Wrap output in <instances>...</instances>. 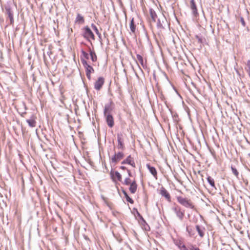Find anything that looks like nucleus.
Here are the masks:
<instances>
[{
  "instance_id": "obj_1",
  "label": "nucleus",
  "mask_w": 250,
  "mask_h": 250,
  "mask_svg": "<svg viewBox=\"0 0 250 250\" xmlns=\"http://www.w3.org/2000/svg\"><path fill=\"white\" fill-rule=\"evenodd\" d=\"M177 202L182 206L187 208L195 209V207L191 200L188 198H184L182 196H177Z\"/></svg>"
},
{
  "instance_id": "obj_2",
  "label": "nucleus",
  "mask_w": 250,
  "mask_h": 250,
  "mask_svg": "<svg viewBox=\"0 0 250 250\" xmlns=\"http://www.w3.org/2000/svg\"><path fill=\"white\" fill-rule=\"evenodd\" d=\"M82 63L85 69V74L87 79L89 80H91V74L94 73V69L92 66L89 65L87 62L86 60L83 59L81 57Z\"/></svg>"
},
{
  "instance_id": "obj_3",
  "label": "nucleus",
  "mask_w": 250,
  "mask_h": 250,
  "mask_svg": "<svg viewBox=\"0 0 250 250\" xmlns=\"http://www.w3.org/2000/svg\"><path fill=\"white\" fill-rule=\"evenodd\" d=\"M171 209L175 213L179 220L183 221L185 216V210H182L181 207L176 204H174Z\"/></svg>"
},
{
  "instance_id": "obj_4",
  "label": "nucleus",
  "mask_w": 250,
  "mask_h": 250,
  "mask_svg": "<svg viewBox=\"0 0 250 250\" xmlns=\"http://www.w3.org/2000/svg\"><path fill=\"white\" fill-rule=\"evenodd\" d=\"M5 13L8 16L10 20V23L11 25L14 24V12L13 11L11 5L9 4H7L4 6Z\"/></svg>"
},
{
  "instance_id": "obj_5",
  "label": "nucleus",
  "mask_w": 250,
  "mask_h": 250,
  "mask_svg": "<svg viewBox=\"0 0 250 250\" xmlns=\"http://www.w3.org/2000/svg\"><path fill=\"white\" fill-rule=\"evenodd\" d=\"M83 36L85 39L89 42H90V39H92L93 40H95L94 35L88 26H85L83 28Z\"/></svg>"
},
{
  "instance_id": "obj_6",
  "label": "nucleus",
  "mask_w": 250,
  "mask_h": 250,
  "mask_svg": "<svg viewBox=\"0 0 250 250\" xmlns=\"http://www.w3.org/2000/svg\"><path fill=\"white\" fill-rule=\"evenodd\" d=\"M104 83V79L103 77H100L94 83V88L97 90H100Z\"/></svg>"
},
{
  "instance_id": "obj_7",
  "label": "nucleus",
  "mask_w": 250,
  "mask_h": 250,
  "mask_svg": "<svg viewBox=\"0 0 250 250\" xmlns=\"http://www.w3.org/2000/svg\"><path fill=\"white\" fill-rule=\"evenodd\" d=\"M167 23V20L164 16H162L158 19L157 27L159 29H164V26Z\"/></svg>"
},
{
  "instance_id": "obj_8",
  "label": "nucleus",
  "mask_w": 250,
  "mask_h": 250,
  "mask_svg": "<svg viewBox=\"0 0 250 250\" xmlns=\"http://www.w3.org/2000/svg\"><path fill=\"white\" fill-rule=\"evenodd\" d=\"M117 137L118 141V148L122 150L124 149L125 146L123 138V134L122 133H117Z\"/></svg>"
},
{
  "instance_id": "obj_9",
  "label": "nucleus",
  "mask_w": 250,
  "mask_h": 250,
  "mask_svg": "<svg viewBox=\"0 0 250 250\" xmlns=\"http://www.w3.org/2000/svg\"><path fill=\"white\" fill-rule=\"evenodd\" d=\"M124 156V155L123 152H119L117 154L115 153V154L113 156V157L111 158V162L114 164H116L122 159H123Z\"/></svg>"
},
{
  "instance_id": "obj_10",
  "label": "nucleus",
  "mask_w": 250,
  "mask_h": 250,
  "mask_svg": "<svg viewBox=\"0 0 250 250\" xmlns=\"http://www.w3.org/2000/svg\"><path fill=\"white\" fill-rule=\"evenodd\" d=\"M105 118L106 122L108 126L110 127H112L114 125V119L112 115L108 113V114L104 115Z\"/></svg>"
},
{
  "instance_id": "obj_11",
  "label": "nucleus",
  "mask_w": 250,
  "mask_h": 250,
  "mask_svg": "<svg viewBox=\"0 0 250 250\" xmlns=\"http://www.w3.org/2000/svg\"><path fill=\"white\" fill-rule=\"evenodd\" d=\"M160 194L162 195V196L164 197L167 201L170 202L171 201V197L168 193V192L166 190V189L163 187H162L160 190Z\"/></svg>"
},
{
  "instance_id": "obj_12",
  "label": "nucleus",
  "mask_w": 250,
  "mask_h": 250,
  "mask_svg": "<svg viewBox=\"0 0 250 250\" xmlns=\"http://www.w3.org/2000/svg\"><path fill=\"white\" fill-rule=\"evenodd\" d=\"M113 104V102L111 101L109 104H107L105 105L104 110V115L108 114V113H110V112L112 111L113 107H112V105Z\"/></svg>"
},
{
  "instance_id": "obj_13",
  "label": "nucleus",
  "mask_w": 250,
  "mask_h": 250,
  "mask_svg": "<svg viewBox=\"0 0 250 250\" xmlns=\"http://www.w3.org/2000/svg\"><path fill=\"white\" fill-rule=\"evenodd\" d=\"M146 167L154 177L157 179V171L156 168L154 167L151 166L149 164H147Z\"/></svg>"
},
{
  "instance_id": "obj_14",
  "label": "nucleus",
  "mask_w": 250,
  "mask_h": 250,
  "mask_svg": "<svg viewBox=\"0 0 250 250\" xmlns=\"http://www.w3.org/2000/svg\"><path fill=\"white\" fill-rule=\"evenodd\" d=\"M195 227L200 237L201 238L204 237L205 235V232L206 231L205 228L202 226H200L198 225H197Z\"/></svg>"
},
{
  "instance_id": "obj_15",
  "label": "nucleus",
  "mask_w": 250,
  "mask_h": 250,
  "mask_svg": "<svg viewBox=\"0 0 250 250\" xmlns=\"http://www.w3.org/2000/svg\"><path fill=\"white\" fill-rule=\"evenodd\" d=\"M122 164H129L133 167H135V164L132 160L130 155H129L126 159L124 160L122 162Z\"/></svg>"
},
{
  "instance_id": "obj_16",
  "label": "nucleus",
  "mask_w": 250,
  "mask_h": 250,
  "mask_svg": "<svg viewBox=\"0 0 250 250\" xmlns=\"http://www.w3.org/2000/svg\"><path fill=\"white\" fill-rule=\"evenodd\" d=\"M190 8L193 15L196 16L198 15L197 8L194 0H190Z\"/></svg>"
},
{
  "instance_id": "obj_17",
  "label": "nucleus",
  "mask_w": 250,
  "mask_h": 250,
  "mask_svg": "<svg viewBox=\"0 0 250 250\" xmlns=\"http://www.w3.org/2000/svg\"><path fill=\"white\" fill-rule=\"evenodd\" d=\"M129 28L130 29L131 33L135 35L136 31V25L134 23V18H132L129 23Z\"/></svg>"
},
{
  "instance_id": "obj_18",
  "label": "nucleus",
  "mask_w": 250,
  "mask_h": 250,
  "mask_svg": "<svg viewBox=\"0 0 250 250\" xmlns=\"http://www.w3.org/2000/svg\"><path fill=\"white\" fill-rule=\"evenodd\" d=\"M130 187L129 188V190L130 192L134 194L137 190V184H136V182L135 180L132 181V183L129 185Z\"/></svg>"
},
{
  "instance_id": "obj_19",
  "label": "nucleus",
  "mask_w": 250,
  "mask_h": 250,
  "mask_svg": "<svg viewBox=\"0 0 250 250\" xmlns=\"http://www.w3.org/2000/svg\"><path fill=\"white\" fill-rule=\"evenodd\" d=\"M110 174L113 181L115 180L114 178L115 176L116 177L119 181H122V176L119 172L116 171L114 172H112V171H111Z\"/></svg>"
},
{
  "instance_id": "obj_20",
  "label": "nucleus",
  "mask_w": 250,
  "mask_h": 250,
  "mask_svg": "<svg viewBox=\"0 0 250 250\" xmlns=\"http://www.w3.org/2000/svg\"><path fill=\"white\" fill-rule=\"evenodd\" d=\"M89 55L90 56V58L92 62H95L97 60V55L93 50H91L90 48L89 49Z\"/></svg>"
},
{
  "instance_id": "obj_21",
  "label": "nucleus",
  "mask_w": 250,
  "mask_h": 250,
  "mask_svg": "<svg viewBox=\"0 0 250 250\" xmlns=\"http://www.w3.org/2000/svg\"><path fill=\"white\" fill-rule=\"evenodd\" d=\"M26 122L28 123L29 126L31 127H34L36 125V121L33 118L26 120Z\"/></svg>"
},
{
  "instance_id": "obj_22",
  "label": "nucleus",
  "mask_w": 250,
  "mask_h": 250,
  "mask_svg": "<svg viewBox=\"0 0 250 250\" xmlns=\"http://www.w3.org/2000/svg\"><path fill=\"white\" fill-rule=\"evenodd\" d=\"M149 13H150V17H151L152 21L154 22H155L156 21V19L157 18V15L155 11L152 8H150L149 9Z\"/></svg>"
},
{
  "instance_id": "obj_23",
  "label": "nucleus",
  "mask_w": 250,
  "mask_h": 250,
  "mask_svg": "<svg viewBox=\"0 0 250 250\" xmlns=\"http://www.w3.org/2000/svg\"><path fill=\"white\" fill-rule=\"evenodd\" d=\"M122 192L124 194V195H125V197L126 200V201L130 203V204H133L134 203V201L130 197H129V196L128 195L127 192L124 189H122Z\"/></svg>"
},
{
  "instance_id": "obj_24",
  "label": "nucleus",
  "mask_w": 250,
  "mask_h": 250,
  "mask_svg": "<svg viewBox=\"0 0 250 250\" xmlns=\"http://www.w3.org/2000/svg\"><path fill=\"white\" fill-rule=\"evenodd\" d=\"M76 22L79 23H83L84 22L83 17L80 14H78L76 18Z\"/></svg>"
},
{
  "instance_id": "obj_25",
  "label": "nucleus",
  "mask_w": 250,
  "mask_h": 250,
  "mask_svg": "<svg viewBox=\"0 0 250 250\" xmlns=\"http://www.w3.org/2000/svg\"><path fill=\"white\" fill-rule=\"evenodd\" d=\"M193 227L191 226H187L186 227V230L188 232L189 235L190 236H192L194 234V232L193 229Z\"/></svg>"
},
{
  "instance_id": "obj_26",
  "label": "nucleus",
  "mask_w": 250,
  "mask_h": 250,
  "mask_svg": "<svg viewBox=\"0 0 250 250\" xmlns=\"http://www.w3.org/2000/svg\"><path fill=\"white\" fill-rule=\"evenodd\" d=\"M207 181H208V183L209 184V185L212 188H216L215 186L214 180V179L211 176H208L207 177Z\"/></svg>"
},
{
  "instance_id": "obj_27",
  "label": "nucleus",
  "mask_w": 250,
  "mask_h": 250,
  "mask_svg": "<svg viewBox=\"0 0 250 250\" xmlns=\"http://www.w3.org/2000/svg\"><path fill=\"white\" fill-rule=\"evenodd\" d=\"M92 27H93V29L95 31L96 34L98 35L99 40H101L102 38L101 34L99 33V30L97 28V27L93 24H92Z\"/></svg>"
},
{
  "instance_id": "obj_28",
  "label": "nucleus",
  "mask_w": 250,
  "mask_h": 250,
  "mask_svg": "<svg viewBox=\"0 0 250 250\" xmlns=\"http://www.w3.org/2000/svg\"><path fill=\"white\" fill-rule=\"evenodd\" d=\"M137 58L138 60L139 61V62H140L141 64L142 65V66L143 67H144L145 64L144 62V60H143V57L139 54H137Z\"/></svg>"
},
{
  "instance_id": "obj_29",
  "label": "nucleus",
  "mask_w": 250,
  "mask_h": 250,
  "mask_svg": "<svg viewBox=\"0 0 250 250\" xmlns=\"http://www.w3.org/2000/svg\"><path fill=\"white\" fill-rule=\"evenodd\" d=\"M188 248L189 250H200L195 245H193L192 244H189L188 245Z\"/></svg>"
},
{
  "instance_id": "obj_30",
  "label": "nucleus",
  "mask_w": 250,
  "mask_h": 250,
  "mask_svg": "<svg viewBox=\"0 0 250 250\" xmlns=\"http://www.w3.org/2000/svg\"><path fill=\"white\" fill-rule=\"evenodd\" d=\"M132 183V181L131 180V179L127 177L125 179L124 181L122 183L124 185L128 186L130 185Z\"/></svg>"
},
{
  "instance_id": "obj_31",
  "label": "nucleus",
  "mask_w": 250,
  "mask_h": 250,
  "mask_svg": "<svg viewBox=\"0 0 250 250\" xmlns=\"http://www.w3.org/2000/svg\"><path fill=\"white\" fill-rule=\"evenodd\" d=\"M231 169L233 174L236 177H238L239 175V172L236 168L233 167L232 166H231Z\"/></svg>"
},
{
  "instance_id": "obj_32",
  "label": "nucleus",
  "mask_w": 250,
  "mask_h": 250,
  "mask_svg": "<svg viewBox=\"0 0 250 250\" xmlns=\"http://www.w3.org/2000/svg\"><path fill=\"white\" fill-rule=\"evenodd\" d=\"M81 53L83 56L84 57L83 59L88 60L89 59V54L87 53H86L85 51H84L83 50H82Z\"/></svg>"
},
{
  "instance_id": "obj_33",
  "label": "nucleus",
  "mask_w": 250,
  "mask_h": 250,
  "mask_svg": "<svg viewBox=\"0 0 250 250\" xmlns=\"http://www.w3.org/2000/svg\"><path fill=\"white\" fill-rule=\"evenodd\" d=\"M178 247L180 250H189L188 248H187L184 244H182L181 243L178 245Z\"/></svg>"
},
{
  "instance_id": "obj_34",
  "label": "nucleus",
  "mask_w": 250,
  "mask_h": 250,
  "mask_svg": "<svg viewBox=\"0 0 250 250\" xmlns=\"http://www.w3.org/2000/svg\"><path fill=\"white\" fill-rule=\"evenodd\" d=\"M141 224L143 227H144V229L146 230H149L150 228L149 226L147 225V223L146 222V224L144 223L143 221L141 222Z\"/></svg>"
},
{
  "instance_id": "obj_35",
  "label": "nucleus",
  "mask_w": 250,
  "mask_h": 250,
  "mask_svg": "<svg viewBox=\"0 0 250 250\" xmlns=\"http://www.w3.org/2000/svg\"><path fill=\"white\" fill-rule=\"evenodd\" d=\"M247 67L246 68L250 77V60H248L247 63Z\"/></svg>"
},
{
  "instance_id": "obj_36",
  "label": "nucleus",
  "mask_w": 250,
  "mask_h": 250,
  "mask_svg": "<svg viewBox=\"0 0 250 250\" xmlns=\"http://www.w3.org/2000/svg\"><path fill=\"white\" fill-rule=\"evenodd\" d=\"M134 209H135L136 211V212H137V215L140 218V220H141V221H143L144 223H146V221H145V220L144 219V218L143 217V216L140 214V213L138 211V210L135 209V208H134Z\"/></svg>"
},
{
  "instance_id": "obj_37",
  "label": "nucleus",
  "mask_w": 250,
  "mask_h": 250,
  "mask_svg": "<svg viewBox=\"0 0 250 250\" xmlns=\"http://www.w3.org/2000/svg\"><path fill=\"white\" fill-rule=\"evenodd\" d=\"M134 209H135L136 211V212H137V215L140 218V220H141V221H143L144 223H146V221H145V220L144 219V218L143 217V216L140 214V213L138 211V210L135 209V208H134Z\"/></svg>"
},
{
  "instance_id": "obj_38",
  "label": "nucleus",
  "mask_w": 250,
  "mask_h": 250,
  "mask_svg": "<svg viewBox=\"0 0 250 250\" xmlns=\"http://www.w3.org/2000/svg\"><path fill=\"white\" fill-rule=\"evenodd\" d=\"M195 38L198 40V42L199 43H203V39L200 36H199L198 35H196Z\"/></svg>"
},
{
  "instance_id": "obj_39",
  "label": "nucleus",
  "mask_w": 250,
  "mask_h": 250,
  "mask_svg": "<svg viewBox=\"0 0 250 250\" xmlns=\"http://www.w3.org/2000/svg\"><path fill=\"white\" fill-rule=\"evenodd\" d=\"M240 22H241V24H242V25L244 27H245L246 26V23H245L244 18L242 17H241L240 18Z\"/></svg>"
},
{
  "instance_id": "obj_40",
  "label": "nucleus",
  "mask_w": 250,
  "mask_h": 250,
  "mask_svg": "<svg viewBox=\"0 0 250 250\" xmlns=\"http://www.w3.org/2000/svg\"><path fill=\"white\" fill-rule=\"evenodd\" d=\"M129 176H131V172L130 170L127 169Z\"/></svg>"
},
{
  "instance_id": "obj_41",
  "label": "nucleus",
  "mask_w": 250,
  "mask_h": 250,
  "mask_svg": "<svg viewBox=\"0 0 250 250\" xmlns=\"http://www.w3.org/2000/svg\"><path fill=\"white\" fill-rule=\"evenodd\" d=\"M120 168L123 170H125L126 169V168L124 166H121Z\"/></svg>"
},
{
  "instance_id": "obj_42",
  "label": "nucleus",
  "mask_w": 250,
  "mask_h": 250,
  "mask_svg": "<svg viewBox=\"0 0 250 250\" xmlns=\"http://www.w3.org/2000/svg\"><path fill=\"white\" fill-rule=\"evenodd\" d=\"M25 113H26V112L22 113L21 114V115L22 116H24V114H25Z\"/></svg>"
}]
</instances>
